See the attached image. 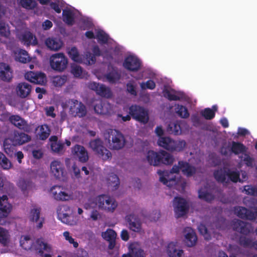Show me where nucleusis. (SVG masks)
<instances>
[{
    "instance_id": "obj_22",
    "label": "nucleus",
    "mask_w": 257,
    "mask_h": 257,
    "mask_svg": "<svg viewBox=\"0 0 257 257\" xmlns=\"http://www.w3.org/2000/svg\"><path fill=\"white\" fill-rule=\"evenodd\" d=\"M101 236L109 242L108 248L110 250L113 249L116 245V233L111 229H108L102 232Z\"/></svg>"
},
{
    "instance_id": "obj_9",
    "label": "nucleus",
    "mask_w": 257,
    "mask_h": 257,
    "mask_svg": "<svg viewBox=\"0 0 257 257\" xmlns=\"http://www.w3.org/2000/svg\"><path fill=\"white\" fill-rule=\"evenodd\" d=\"M59 219L64 223L69 225H75L77 223L76 219L73 216H70V207L67 205L59 206L57 210Z\"/></svg>"
},
{
    "instance_id": "obj_57",
    "label": "nucleus",
    "mask_w": 257,
    "mask_h": 257,
    "mask_svg": "<svg viewBox=\"0 0 257 257\" xmlns=\"http://www.w3.org/2000/svg\"><path fill=\"white\" fill-rule=\"evenodd\" d=\"M10 34L9 26L6 23L0 22V35L5 37H8Z\"/></svg>"
},
{
    "instance_id": "obj_4",
    "label": "nucleus",
    "mask_w": 257,
    "mask_h": 257,
    "mask_svg": "<svg viewBox=\"0 0 257 257\" xmlns=\"http://www.w3.org/2000/svg\"><path fill=\"white\" fill-rule=\"evenodd\" d=\"M158 145L170 152H181L185 148L186 143L184 140H174L169 137H160Z\"/></svg>"
},
{
    "instance_id": "obj_21",
    "label": "nucleus",
    "mask_w": 257,
    "mask_h": 257,
    "mask_svg": "<svg viewBox=\"0 0 257 257\" xmlns=\"http://www.w3.org/2000/svg\"><path fill=\"white\" fill-rule=\"evenodd\" d=\"M232 228L234 231H238L244 235H247L250 232V225L240 220L232 221Z\"/></svg>"
},
{
    "instance_id": "obj_29",
    "label": "nucleus",
    "mask_w": 257,
    "mask_h": 257,
    "mask_svg": "<svg viewBox=\"0 0 257 257\" xmlns=\"http://www.w3.org/2000/svg\"><path fill=\"white\" fill-rule=\"evenodd\" d=\"M31 89V85L26 82H22L18 84L16 90L18 96L25 98L30 94Z\"/></svg>"
},
{
    "instance_id": "obj_6",
    "label": "nucleus",
    "mask_w": 257,
    "mask_h": 257,
    "mask_svg": "<svg viewBox=\"0 0 257 257\" xmlns=\"http://www.w3.org/2000/svg\"><path fill=\"white\" fill-rule=\"evenodd\" d=\"M67 52L72 60L78 63H82L88 65H92L95 62V57L90 52H87L84 56L79 54L77 49L72 47L67 49Z\"/></svg>"
},
{
    "instance_id": "obj_19",
    "label": "nucleus",
    "mask_w": 257,
    "mask_h": 257,
    "mask_svg": "<svg viewBox=\"0 0 257 257\" xmlns=\"http://www.w3.org/2000/svg\"><path fill=\"white\" fill-rule=\"evenodd\" d=\"M234 213L241 218L254 220L255 219V213L241 206H236L234 208Z\"/></svg>"
},
{
    "instance_id": "obj_52",
    "label": "nucleus",
    "mask_w": 257,
    "mask_h": 257,
    "mask_svg": "<svg viewBox=\"0 0 257 257\" xmlns=\"http://www.w3.org/2000/svg\"><path fill=\"white\" fill-rule=\"evenodd\" d=\"M163 93L164 97L168 98L170 101L180 100L181 99V97L174 93H171V91L167 89H164L163 91Z\"/></svg>"
},
{
    "instance_id": "obj_55",
    "label": "nucleus",
    "mask_w": 257,
    "mask_h": 257,
    "mask_svg": "<svg viewBox=\"0 0 257 257\" xmlns=\"http://www.w3.org/2000/svg\"><path fill=\"white\" fill-rule=\"evenodd\" d=\"M67 80V76L65 75L57 76L53 78V83L56 86H61L65 83Z\"/></svg>"
},
{
    "instance_id": "obj_53",
    "label": "nucleus",
    "mask_w": 257,
    "mask_h": 257,
    "mask_svg": "<svg viewBox=\"0 0 257 257\" xmlns=\"http://www.w3.org/2000/svg\"><path fill=\"white\" fill-rule=\"evenodd\" d=\"M9 234L7 230L0 227V242L4 245H6L8 242Z\"/></svg>"
},
{
    "instance_id": "obj_37",
    "label": "nucleus",
    "mask_w": 257,
    "mask_h": 257,
    "mask_svg": "<svg viewBox=\"0 0 257 257\" xmlns=\"http://www.w3.org/2000/svg\"><path fill=\"white\" fill-rule=\"evenodd\" d=\"M178 164L182 167V171L187 177L193 176L196 173V168L191 166L188 163L184 161H179Z\"/></svg>"
},
{
    "instance_id": "obj_61",
    "label": "nucleus",
    "mask_w": 257,
    "mask_h": 257,
    "mask_svg": "<svg viewBox=\"0 0 257 257\" xmlns=\"http://www.w3.org/2000/svg\"><path fill=\"white\" fill-rule=\"evenodd\" d=\"M140 86L142 89H149L153 90L155 88L156 84L153 80L150 79L146 82H142L140 84Z\"/></svg>"
},
{
    "instance_id": "obj_16",
    "label": "nucleus",
    "mask_w": 257,
    "mask_h": 257,
    "mask_svg": "<svg viewBox=\"0 0 257 257\" xmlns=\"http://www.w3.org/2000/svg\"><path fill=\"white\" fill-rule=\"evenodd\" d=\"M50 172L52 176L57 179H60L63 176L64 167L62 163L59 160L52 161L50 164Z\"/></svg>"
},
{
    "instance_id": "obj_8",
    "label": "nucleus",
    "mask_w": 257,
    "mask_h": 257,
    "mask_svg": "<svg viewBox=\"0 0 257 257\" xmlns=\"http://www.w3.org/2000/svg\"><path fill=\"white\" fill-rule=\"evenodd\" d=\"M68 64L67 58L62 53L53 54L50 57V65L53 70L62 72L67 67Z\"/></svg>"
},
{
    "instance_id": "obj_56",
    "label": "nucleus",
    "mask_w": 257,
    "mask_h": 257,
    "mask_svg": "<svg viewBox=\"0 0 257 257\" xmlns=\"http://www.w3.org/2000/svg\"><path fill=\"white\" fill-rule=\"evenodd\" d=\"M20 5L27 9H33L36 6V2L34 0H20Z\"/></svg>"
},
{
    "instance_id": "obj_28",
    "label": "nucleus",
    "mask_w": 257,
    "mask_h": 257,
    "mask_svg": "<svg viewBox=\"0 0 257 257\" xmlns=\"http://www.w3.org/2000/svg\"><path fill=\"white\" fill-rule=\"evenodd\" d=\"M13 73L10 67L4 63H0V78L5 81H10Z\"/></svg>"
},
{
    "instance_id": "obj_36",
    "label": "nucleus",
    "mask_w": 257,
    "mask_h": 257,
    "mask_svg": "<svg viewBox=\"0 0 257 257\" xmlns=\"http://www.w3.org/2000/svg\"><path fill=\"white\" fill-rule=\"evenodd\" d=\"M22 42L26 45H36L37 41L36 37L30 32H26L22 34L20 38Z\"/></svg>"
},
{
    "instance_id": "obj_32",
    "label": "nucleus",
    "mask_w": 257,
    "mask_h": 257,
    "mask_svg": "<svg viewBox=\"0 0 257 257\" xmlns=\"http://www.w3.org/2000/svg\"><path fill=\"white\" fill-rule=\"evenodd\" d=\"M167 252L169 257H181L183 250L178 249L176 243L171 242L168 244Z\"/></svg>"
},
{
    "instance_id": "obj_12",
    "label": "nucleus",
    "mask_w": 257,
    "mask_h": 257,
    "mask_svg": "<svg viewBox=\"0 0 257 257\" xmlns=\"http://www.w3.org/2000/svg\"><path fill=\"white\" fill-rule=\"evenodd\" d=\"M93 108L95 112L100 115L110 114L114 110L113 106L109 102L101 100H96Z\"/></svg>"
},
{
    "instance_id": "obj_43",
    "label": "nucleus",
    "mask_w": 257,
    "mask_h": 257,
    "mask_svg": "<svg viewBox=\"0 0 257 257\" xmlns=\"http://www.w3.org/2000/svg\"><path fill=\"white\" fill-rule=\"evenodd\" d=\"M238 243L244 248H253L254 241L250 238L241 235L238 238Z\"/></svg>"
},
{
    "instance_id": "obj_41",
    "label": "nucleus",
    "mask_w": 257,
    "mask_h": 257,
    "mask_svg": "<svg viewBox=\"0 0 257 257\" xmlns=\"http://www.w3.org/2000/svg\"><path fill=\"white\" fill-rule=\"evenodd\" d=\"M217 110L216 105L212 106V109L206 108L200 111V114L207 120H211L215 117V111Z\"/></svg>"
},
{
    "instance_id": "obj_58",
    "label": "nucleus",
    "mask_w": 257,
    "mask_h": 257,
    "mask_svg": "<svg viewBox=\"0 0 257 257\" xmlns=\"http://www.w3.org/2000/svg\"><path fill=\"white\" fill-rule=\"evenodd\" d=\"M198 229L201 234L204 236L206 240H209L211 236L208 233L206 226L203 224H200L198 226Z\"/></svg>"
},
{
    "instance_id": "obj_48",
    "label": "nucleus",
    "mask_w": 257,
    "mask_h": 257,
    "mask_svg": "<svg viewBox=\"0 0 257 257\" xmlns=\"http://www.w3.org/2000/svg\"><path fill=\"white\" fill-rule=\"evenodd\" d=\"M21 246L26 250L32 248L33 246V240L27 236H22L20 239Z\"/></svg>"
},
{
    "instance_id": "obj_7",
    "label": "nucleus",
    "mask_w": 257,
    "mask_h": 257,
    "mask_svg": "<svg viewBox=\"0 0 257 257\" xmlns=\"http://www.w3.org/2000/svg\"><path fill=\"white\" fill-rule=\"evenodd\" d=\"M95 202L99 209L107 212H113L117 206L113 198L105 195L96 197Z\"/></svg>"
},
{
    "instance_id": "obj_31",
    "label": "nucleus",
    "mask_w": 257,
    "mask_h": 257,
    "mask_svg": "<svg viewBox=\"0 0 257 257\" xmlns=\"http://www.w3.org/2000/svg\"><path fill=\"white\" fill-rule=\"evenodd\" d=\"M130 230L136 232H140L142 230L141 220L131 214H130Z\"/></svg>"
},
{
    "instance_id": "obj_2",
    "label": "nucleus",
    "mask_w": 257,
    "mask_h": 257,
    "mask_svg": "<svg viewBox=\"0 0 257 257\" xmlns=\"http://www.w3.org/2000/svg\"><path fill=\"white\" fill-rule=\"evenodd\" d=\"M104 139L110 150H118L125 145L123 136L116 130H109L104 134Z\"/></svg>"
},
{
    "instance_id": "obj_64",
    "label": "nucleus",
    "mask_w": 257,
    "mask_h": 257,
    "mask_svg": "<svg viewBox=\"0 0 257 257\" xmlns=\"http://www.w3.org/2000/svg\"><path fill=\"white\" fill-rule=\"evenodd\" d=\"M0 165L6 170H8L12 167L11 162L6 156L0 162Z\"/></svg>"
},
{
    "instance_id": "obj_42",
    "label": "nucleus",
    "mask_w": 257,
    "mask_h": 257,
    "mask_svg": "<svg viewBox=\"0 0 257 257\" xmlns=\"http://www.w3.org/2000/svg\"><path fill=\"white\" fill-rule=\"evenodd\" d=\"M198 197L200 199L208 202H210L214 199V196L209 192L205 187L201 188L199 190Z\"/></svg>"
},
{
    "instance_id": "obj_45",
    "label": "nucleus",
    "mask_w": 257,
    "mask_h": 257,
    "mask_svg": "<svg viewBox=\"0 0 257 257\" xmlns=\"http://www.w3.org/2000/svg\"><path fill=\"white\" fill-rule=\"evenodd\" d=\"M157 173L160 176V181L164 185L169 186V184H168L169 182L170 183L172 181H175V178H169V172L167 171H162L161 170H159Z\"/></svg>"
},
{
    "instance_id": "obj_47",
    "label": "nucleus",
    "mask_w": 257,
    "mask_h": 257,
    "mask_svg": "<svg viewBox=\"0 0 257 257\" xmlns=\"http://www.w3.org/2000/svg\"><path fill=\"white\" fill-rule=\"evenodd\" d=\"M176 112L180 117L183 118H187L190 115L187 108L182 105H177L176 107Z\"/></svg>"
},
{
    "instance_id": "obj_14",
    "label": "nucleus",
    "mask_w": 257,
    "mask_h": 257,
    "mask_svg": "<svg viewBox=\"0 0 257 257\" xmlns=\"http://www.w3.org/2000/svg\"><path fill=\"white\" fill-rule=\"evenodd\" d=\"M71 153L81 163L87 162L89 158L87 150L79 145H76L71 148Z\"/></svg>"
},
{
    "instance_id": "obj_49",
    "label": "nucleus",
    "mask_w": 257,
    "mask_h": 257,
    "mask_svg": "<svg viewBox=\"0 0 257 257\" xmlns=\"http://www.w3.org/2000/svg\"><path fill=\"white\" fill-rule=\"evenodd\" d=\"M227 177L229 181H231L233 183H237V182H241L239 178L240 174L238 171H232L229 168H228Z\"/></svg>"
},
{
    "instance_id": "obj_23",
    "label": "nucleus",
    "mask_w": 257,
    "mask_h": 257,
    "mask_svg": "<svg viewBox=\"0 0 257 257\" xmlns=\"http://www.w3.org/2000/svg\"><path fill=\"white\" fill-rule=\"evenodd\" d=\"M40 211L41 209L40 208L34 206L30 210L29 214V219L31 221L38 222V224L36 227L38 229H40L42 227L44 223V219L40 218Z\"/></svg>"
},
{
    "instance_id": "obj_1",
    "label": "nucleus",
    "mask_w": 257,
    "mask_h": 257,
    "mask_svg": "<svg viewBox=\"0 0 257 257\" xmlns=\"http://www.w3.org/2000/svg\"><path fill=\"white\" fill-rule=\"evenodd\" d=\"M146 158L149 164L154 166H158L162 164L171 165L174 161L173 156L164 150H161L158 152L149 151Z\"/></svg>"
},
{
    "instance_id": "obj_54",
    "label": "nucleus",
    "mask_w": 257,
    "mask_h": 257,
    "mask_svg": "<svg viewBox=\"0 0 257 257\" xmlns=\"http://www.w3.org/2000/svg\"><path fill=\"white\" fill-rule=\"evenodd\" d=\"M96 38L101 43H106L108 40V35L102 30H98L96 32Z\"/></svg>"
},
{
    "instance_id": "obj_59",
    "label": "nucleus",
    "mask_w": 257,
    "mask_h": 257,
    "mask_svg": "<svg viewBox=\"0 0 257 257\" xmlns=\"http://www.w3.org/2000/svg\"><path fill=\"white\" fill-rule=\"evenodd\" d=\"M10 140L9 139H6L4 142V148L5 153L8 155L12 156L14 152V147L13 145L9 144Z\"/></svg>"
},
{
    "instance_id": "obj_62",
    "label": "nucleus",
    "mask_w": 257,
    "mask_h": 257,
    "mask_svg": "<svg viewBox=\"0 0 257 257\" xmlns=\"http://www.w3.org/2000/svg\"><path fill=\"white\" fill-rule=\"evenodd\" d=\"M36 243L39 246L40 249H44L48 252L51 251V246L49 244L45 243L42 239H38Z\"/></svg>"
},
{
    "instance_id": "obj_20",
    "label": "nucleus",
    "mask_w": 257,
    "mask_h": 257,
    "mask_svg": "<svg viewBox=\"0 0 257 257\" xmlns=\"http://www.w3.org/2000/svg\"><path fill=\"white\" fill-rule=\"evenodd\" d=\"M9 120L15 126L24 131H29L30 126L27 122L18 115H12L9 117Z\"/></svg>"
},
{
    "instance_id": "obj_24",
    "label": "nucleus",
    "mask_w": 257,
    "mask_h": 257,
    "mask_svg": "<svg viewBox=\"0 0 257 257\" xmlns=\"http://www.w3.org/2000/svg\"><path fill=\"white\" fill-rule=\"evenodd\" d=\"M185 242L189 247L194 246L197 240L195 231L191 227H186L184 229Z\"/></svg>"
},
{
    "instance_id": "obj_60",
    "label": "nucleus",
    "mask_w": 257,
    "mask_h": 257,
    "mask_svg": "<svg viewBox=\"0 0 257 257\" xmlns=\"http://www.w3.org/2000/svg\"><path fill=\"white\" fill-rule=\"evenodd\" d=\"M191 120L193 125L195 127H198L203 124L201 117L197 114H192Z\"/></svg>"
},
{
    "instance_id": "obj_38",
    "label": "nucleus",
    "mask_w": 257,
    "mask_h": 257,
    "mask_svg": "<svg viewBox=\"0 0 257 257\" xmlns=\"http://www.w3.org/2000/svg\"><path fill=\"white\" fill-rule=\"evenodd\" d=\"M167 132L171 135H178L181 134L180 125L178 122H170L166 128Z\"/></svg>"
},
{
    "instance_id": "obj_11",
    "label": "nucleus",
    "mask_w": 257,
    "mask_h": 257,
    "mask_svg": "<svg viewBox=\"0 0 257 257\" xmlns=\"http://www.w3.org/2000/svg\"><path fill=\"white\" fill-rule=\"evenodd\" d=\"M135 119L144 124L147 123L149 121L148 111L144 107L138 105L130 106V115Z\"/></svg>"
},
{
    "instance_id": "obj_39",
    "label": "nucleus",
    "mask_w": 257,
    "mask_h": 257,
    "mask_svg": "<svg viewBox=\"0 0 257 257\" xmlns=\"http://www.w3.org/2000/svg\"><path fill=\"white\" fill-rule=\"evenodd\" d=\"M58 138L56 136H52L50 138L51 141V148L52 151L56 153H60L63 149V144L57 141Z\"/></svg>"
},
{
    "instance_id": "obj_35",
    "label": "nucleus",
    "mask_w": 257,
    "mask_h": 257,
    "mask_svg": "<svg viewBox=\"0 0 257 257\" xmlns=\"http://www.w3.org/2000/svg\"><path fill=\"white\" fill-rule=\"evenodd\" d=\"M108 187L112 190H116L119 185V180L117 176L113 173L108 175L106 178Z\"/></svg>"
},
{
    "instance_id": "obj_17",
    "label": "nucleus",
    "mask_w": 257,
    "mask_h": 257,
    "mask_svg": "<svg viewBox=\"0 0 257 257\" xmlns=\"http://www.w3.org/2000/svg\"><path fill=\"white\" fill-rule=\"evenodd\" d=\"M51 193L55 199L59 201H67L72 199L71 194L66 192L60 186H54L51 189Z\"/></svg>"
},
{
    "instance_id": "obj_44",
    "label": "nucleus",
    "mask_w": 257,
    "mask_h": 257,
    "mask_svg": "<svg viewBox=\"0 0 257 257\" xmlns=\"http://www.w3.org/2000/svg\"><path fill=\"white\" fill-rule=\"evenodd\" d=\"M71 72L75 77L80 78L85 77L86 74L81 67L77 64L72 65Z\"/></svg>"
},
{
    "instance_id": "obj_26",
    "label": "nucleus",
    "mask_w": 257,
    "mask_h": 257,
    "mask_svg": "<svg viewBox=\"0 0 257 257\" xmlns=\"http://www.w3.org/2000/svg\"><path fill=\"white\" fill-rule=\"evenodd\" d=\"M45 44L48 49L53 51L59 50L63 46V42L60 39L53 37L47 38Z\"/></svg>"
},
{
    "instance_id": "obj_51",
    "label": "nucleus",
    "mask_w": 257,
    "mask_h": 257,
    "mask_svg": "<svg viewBox=\"0 0 257 257\" xmlns=\"http://www.w3.org/2000/svg\"><path fill=\"white\" fill-rule=\"evenodd\" d=\"M105 78L109 83H115L120 78V75L115 70H113L111 72L107 74Z\"/></svg>"
},
{
    "instance_id": "obj_34",
    "label": "nucleus",
    "mask_w": 257,
    "mask_h": 257,
    "mask_svg": "<svg viewBox=\"0 0 257 257\" xmlns=\"http://www.w3.org/2000/svg\"><path fill=\"white\" fill-rule=\"evenodd\" d=\"M130 257H144V250L138 242L130 243Z\"/></svg>"
},
{
    "instance_id": "obj_27",
    "label": "nucleus",
    "mask_w": 257,
    "mask_h": 257,
    "mask_svg": "<svg viewBox=\"0 0 257 257\" xmlns=\"http://www.w3.org/2000/svg\"><path fill=\"white\" fill-rule=\"evenodd\" d=\"M227 173L228 168L224 167L214 171L213 176L218 182L227 185L229 183V180L226 179Z\"/></svg>"
},
{
    "instance_id": "obj_33",
    "label": "nucleus",
    "mask_w": 257,
    "mask_h": 257,
    "mask_svg": "<svg viewBox=\"0 0 257 257\" xmlns=\"http://www.w3.org/2000/svg\"><path fill=\"white\" fill-rule=\"evenodd\" d=\"M14 57L16 61L23 63H26L31 61V58L27 51L24 50H18L14 52Z\"/></svg>"
},
{
    "instance_id": "obj_10",
    "label": "nucleus",
    "mask_w": 257,
    "mask_h": 257,
    "mask_svg": "<svg viewBox=\"0 0 257 257\" xmlns=\"http://www.w3.org/2000/svg\"><path fill=\"white\" fill-rule=\"evenodd\" d=\"M173 207L177 218L185 215L189 209V205L187 200L181 197H175L173 199Z\"/></svg>"
},
{
    "instance_id": "obj_3",
    "label": "nucleus",
    "mask_w": 257,
    "mask_h": 257,
    "mask_svg": "<svg viewBox=\"0 0 257 257\" xmlns=\"http://www.w3.org/2000/svg\"><path fill=\"white\" fill-rule=\"evenodd\" d=\"M87 146L103 161H105L111 159V153L105 147L104 142L101 139L96 138L91 140Z\"/></svg>"
},
{
    "instance_id": "obj_30",
    "label": "nucleus",
    "mask_w": 257,
    "mask_h": 257,
    "mask_svg": "<svg viewBox=\"0 0 257 257\" xmlns=\"http://www.w3.org/2000/svg\"><path fill=\"white\" fill-rule=\"evenodd\" d=\"M142 66L141 60L136 55L130 52V71H137Z\"/></svg>"
},
{
    "instance_id": "obj_5",
    "label": "nucleus",
    "mask_w": 257,
    "mask_h": 257,
    "mask_svg": "<svg viewBox=\"0 0 257 257\" xmlns=\"http://www.w3.org/2000/svg\"><path fill=\"white\" fill-rule=\"evenodd\" d=\"M63 108L69 107L70 114L75 117H83L87 114L85 105L76 99H69L62 104Z\"/></svg>"
},
{
    "instance_id": "obj_25",
    "label": "nucleus",
    "mask_w": 257,
    "mask_h": 257,
    "mask_svg": "<svg viewBox=\"0 0 257 257\" xmlns=\"http://www.w3.org/2000/svg\"><path fill=\"white\" fill-rule=\"evenodd\" d=\"M9 139L12 143L13 145H22L28 142L31 140V138L26 134L15 132Z\"/></svg>"
},
{
    "instance_id": "obj_18",
    "label": "nucleus",
    "mask_w": 257,
    "mask_h": 257,
    "mask_svg": "<svg viewBox=\"0 0 257 257\" xmlns=\"http://www.w3.org/2000/svg\"><path fill=\"white\" fill-rule=\"evenodd\" d=\"M25 78L27 80L38 84H44L47 81L45 75L41 72H28L25 74Z\"/></svg>"
},
{
    "instance_id": "obj_50",
    "label": "nucleus",
    "mask_w": 257,
    "mask_h": 257,
    "mask_svg": "<svg viewBox=\"0 0 257 257\" xmlns=\"http://www.w3.org/2000/svg\"><path fill=\"white\" fill-rule=\"evenodd\" d=\"M63 20L68 25H72L74 22V14L70 10H65L63 12Z\"/></svg>"
},
{
    "instance_id": "obj_13",
    "label": "nucleus",
    "mask_w": 257,
    "mask_h": 257,
    "mask_svg": "<svg viewBox=\"0 0 257 257\" xmlns=\"http://www.w3.org/2000/svg\"><path fill=\"white\" fill-rule=\"evenodd\" d=\"M87 85L88 88L95 91L98 95L102 97L108 98H110L112 95L110 88L104 84L95 82H90L88 83Z\"/></svg>"
},
{
    "instance_id": "obj_15",
    "label": "nucleus",
    "mask_w": 257,
    "mask_h": 257,
    "mask_svg": "<svg viewBox=\"0 0 257 257\" xmlns=\"http://www.w3.org/2000/svg\"><path fill=\"white\" fill-rule=\"evenodd\" d=\"M11 209V205L8 202V197L3 195L0 197V224L5 223V219L8 216Z\"/></svg>"
},
{
    "instance_id": "obj_40",
    "label": "nucleus",
    "mask_w": 257,
    "mask_h": 257,
    "mask_svg": "<svg viewBox=\"0 0 257 257\" xmlns=\"http://www.w3.org/2000/svg\"><path fill=\"white\" fill-rule=\"evenodd\" d=\"M246 147L242 143L233 141L231 147V151L235 155L243 154L246 152Z\"/></svg>"
},
{
    "instance_id": "obj_46",
    "label": "nucleus",
    "mask_w": 257,
    "mask_h": 257,
    "mask_svg": "<svg viewBox=\"0 0 257 257\" xmlns=\"http://www.w3.org/2000/svg\"><path fill=\"white\" fill-rule=\"evenodd\" d=\"M38 135L41 140H45L49 135L50 131L48 126L46 124L42 125L38 127Z\"/></svg>"
},
{
    "instance_id": "obj_63",
    "label": "nucleus",
    "mask_w": 257,
    "mask_h": 257,
    "mask_svg": "<svg viewBox=\"0 0 257 257\" xmlns=\"http://www.w3.org/2000/svg\"><path fill=\"white\" fill-rule=\"evenodd\" d=\"M244 190L247 195L257 196V187H256L246 185L244 187Z\"/></svg>"
}]
</instances>
